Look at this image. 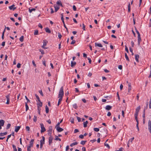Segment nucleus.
Segmentation results:
<instances>
[{
	"label": "nucleus",
	"mask_w": 151,
	"mask_h": 151,
	"mask_svg": "<svg viewBox=\"0 0 151 151\" xmlns=\"http://www.w3.org/2000/svg\"><path fill=\"white\" fill-rule=\"evenodd\" d=\"M112 108V106L110 105H107L106 106L105 109L107 110H109Z\"/></svg>",
	"instance_id": "nucleus-12"
},
{
	"label": "nucleus",
	"mask_w": 151,
	"mask_h": 151,
	"mask_svg": "<svg viewBox=\"0 0 151 151\" xmlns=\"http://www.w3.org/2000/svg\"><path fill=\"white\" fill-rule=\"evenodd\" d=\"M21 65V64L19 63H18L17 65V67L18 68H19L20 67V66Z\"/></svg>",
	"instance_id": "nucleus-57"
},
{
	"label": "nucleus",
	"mask_w": 151,
	"mask_h": 151,
	"mask_svg": "<svg viewBox=\"0 0 151 151\" xmlns=\"http://www.w3.org/2000/svg\"><path fill=\"white\" fill-rule=\"evenodd\" d=\"M39 92L40 93V94L42 96H43V95L42 91L41 90H40L39 91Z\"/></svg>",
	"instance_id": "nucleus-59"
},
{
	"label": "nucleus",
	"mask_w": 151,
	"mask_h": 151,
	"mask_svg": "<svg viewBox=\"0 0 151 151\" xmlns=\"http://www.w3.org/2000/svg\"><path fill=\"white\" fill-rule=\"evenodd\" d=\"M4 121L3 120L1 119L0 120V125L2 126H3L4 123Z\"/></svg>",
	"instance_id": "nucleus-16"
},
{
	"label": "nucleus",
	"mask_w": 151,
	"mask_h": 151,
	"mask_svg": "<svg viewBox=\"0 0 151 151\" xmlns=\"http://www.w3.org/2000/svg\"><path fill=\"white\" fill-rule=\"evenodd\" d=\"M42 139H41L40 140V141H42L43 142H45V138L44 137L42 136Z\"/></svg>",
	"instance_id": "nucleus-61"
},
{
	"label": "nucleus",
	"mask_w": 151,
	"mask_h": 151,
	"mask_svg": "<svg viewBox=\"0 0 151 151\" xmlns=\"http://www.w3.org/2000/svg\"><path fill=\"white\" fill-rule=\"evenodd\" d=\"M128 92H129L131 90V86L130 83L128 84Z\"/></svg>",
	"instance_id": "nucleus-19"
},
{
	"label": "nucleus",
	"mask_w": 151,
	"mask_h": 151,
	"mask_svg": "<svg viewBox=\"0 0 151 151\" xmlns=\"http://www.w3.org/2000/svg\"><path fill=\"white\" fill-rule=\"evenodd\" d=\"M26 129L27 131H29L30 130V128L29 126H26Z\"/></svg>",
	"instance_id": "nucleus-52"
},
{
	"label": "nucleus",
	"mask_w": 151,
	"mask_h": 151,
	"mask_svg": "<svg viewBox=\"0 0 151 151\" xmlns=\"http://www.w3.org/2000/svg\"><path fill=\"white\" fill-rule=\"evenodd\" d=\"M95 46H98L99 47H103L101 43H98L97 42L95 43Z\"/></svg>",
	"instance_id": "nucleus-14"
},
{
	"label": "nucleus",
	"mask_w": 151,
	"mask_h": 151,
	"mask_svg": "<svg viewBox=\"0 0 151 151\" xmlns=\"http://www.w3.org/2000/svg\"><path fill=\"white\" fill-rule=\"evenodd\" d=\"M38 31L37 30H36L35 31V32L34 33V35H36L38 34Z\"/></svg>",
	"instance_id": "nucleus-46"
},
{
	"label": "nucleus",
	"mask_w": 151,
	"mask_h": 151,
	"mask_svg": "<svg viewBox=\"0 0 151 151\" xmlns=\"http://www.w3.org/2000/svg\"><path fill=\"white\" fill-rule=\"evenodd\" d=\"M134 139V137L132 138L129 140V141H129V142H130V141L131 142H133Z\"/></svg>",
	"instance_id": "nucleus-51"
},
{
	"label": "nucleus",
	"mask_w": 151,
	"mask_h": 151,
	"mask_svg": "<svg viewBox=\"0 0 151 151\" xmlns=\"http://www.w3.org/2000/svg\"><path fill=\"white\" fill-rule=\"evenodd\" d=\"M40 125L41 128V132L42 133L45 132L46 131V129L43 123H40Z\"/></svg>",
	"instance_id": "nucleus-2"
},
{
	"label": "nucleus",
	"mask_w": 151,
	"mask_h": 151,
	"mask_svg": "<svg viewBox=\"0 0 151 151\" xmlns=\"http://www.w3.org/2000/svg\"><path fill=\"white\" fill-rule=\"evenodd\" d=\"M25 105L26 106V111H27L29 109V107L27 105V102L25 103Z\"/></svg>",
	"instance_id": "nucleus-30"
},
{
	"label": "nucleus",
	"mask_w": 151,
	"mask_h": 151,
	"mask_svg": "<svg viewBox=\"0 0 151 151\" xmlns=\"http://www.w3.org/2000/svg\"><path fill=\"white\" fill-rule=\"evenodd\" d=\"M118 68L120 70H122V66L121 65H119L118 66Z\"/></svg>",
	"instance_id": "nucleus-58"
},
{
	"label": "nucleus",
	"mask_w": 151,
	"mask_h": 151,
	"mask_svg": "<svg viewBox=\"0 0 151 151\" xmlns=\"http://www.w3.org/2000/svg\"><path fill=\"white\" fill-rule=\"evenodd\" d=\"M76 42V41L75 40H73L70 43V44L73 45Z\"/></svg>",
	"instance_id": "nucleus-60"
},
{
	"label": "nucleus",
	"mask_w": 151,
	"mask_h": 151,
	"mask_svg": "<svg viewBox=\"0 0 151 151\" xmlns=\"http://www.w3.org/2000/svg\"><path fill=\"white\" fill-rule=\"evenodd\" d=\"M87 142V141L86 140H85V141H82L80 143L81 144L83 145H84Z\"/></svg>",
	"instance_id": "nucleus-33"
},
{
	"label": "nucleus",
	"mask_w": 151,
	"mask_h": 151,
	"mask_svg": "<svg viewBox=\"0 0 151 151\" xmlns=\"http://www.w3.org/2000/svg\"><path fill=\"white\" fill-rule=\"evenodd\" d=\"M7 134V132H5L4 133H0V136H3L4 135H6Z\"/></svg>",
	"instance_id": "nucleus-31"
},
{
	"label": "nucleus",
	"mask_w": 151,
	"mask_h": 151,
	"mask_svg": "<svg viewBox=\"0 0 151 151\" xmlns=\"http://www.w3.org/2000/svg\"><path fill=\"white\" fill-rule=\"evenodd\" d=\"M73 106L75 109H76L78 107L76 104H74L73 105Z\"/></svg>",
	"instance_id": "nucleus-44"
},
{
	"label": "nucleus",
	"mask_w": 151,
	"mask_h": 151,
	"mask_svg": "<svg viewBox=\"0 0 151 151\" xmlns=\"http://www.w3.org/2000/svg\"><path fill=\"white\" fill-rule=\"evenodd\" d=\"M34 139H32L29 142V146L32 147L33 146V142L34 141Z\"/></svg>",
	"instance_id": "nucleus-11"
},
{
	"label": "nucleus",
	"mask_w": 151,
	"mask_h": 151,
	"mask_svg": "<svg viewBox=\"0 0 151 151\" xmlns=\"http://www.w3.org/2000/svg\"><path fill=\"white\" fill-rule=\"evenodd\" d=\"M12 147H13V148L14 151H17V149L16 148V147L14 145H12Z\"/></svg>",
	"instance_id": "nucleus-38"
},
{
	"label": "nucleus",
	"mask_w": 151,
	"mask_h": 151,
	"mask_svg": "<svg viewBox=\"0 0 151 151\" xmlns=\"http://www.w3.org/2000/svg\"><path fill=\"white\" fill-rule=\"evenodd\" d=\"M58 37L60 39H61L62 37V35L60 34V33L59 32H58Z\"/></svg>",
	"instance_id": "nucleus-50"
},
{
	"label": "nucleus",
	"mask_w": 151,
	"mask_h": 151,
	"mask_svg": "<svg viewBox=\"0 0 151 151\" xmlns=\"http://www.w3.org/2000/svg\"><path fill=\"white\" fill-rule=\"evenodd\" d=\"M125 51L127 53H128L129 52V50H128V48L126 46H125Z\"/></svg>",
	"instance_id": "nucleus-53"
},
{
	"label": "nucleus",
	"mask_w": 151,
	"mask_h": 151,
	"mask_svg": "<svg viewBox=\"0 0 151 151\" xmlns=\"http://www.w3.org/2000/svg\"><path fill=\"white\" fill-rule=\"evenodd\" d=\"M40 148L41 149H42V147L43 145L44 144L45 142H43L42 141H40Z\"/></svg>",
	"instance_id": "nucleus-22"
},
{
	"label": "nucleus",
	"mask_w": 151,
	"mask_h": 151,
	"mask_svg": "<svg viewBox=\"0 0 151 151\" xmlns=\"http://www.w3.org/2000/svg\"><path fill=\"white\" fill-rule=\"evenodd\" d=\"M64 95L63 88V86L61 87L59 90L58 98H63Z\"/></svg>",
	"instance_id": "nucleus-1"
},
{
	"label": "nucleus",
	"mask_w": 151,
	"mask_h": 151,
	"mask_svg": "<svg viewBox=\"0 0 151 151\" xmlns=\"http://www.w3.org/2000/svg\"><path fill=\"white\" fill-rule=\"evenodd\" d=\"M79 137L80 138L83 139L84 138V135H83L81 134L79 136Z\"/></svg>",
	"instance_id": "nucleus-55"
},
{
	"label": "nucleus",
	"mask_w": 151,
	"mask_h": 151,
	"mask_svg": "<svg viewBox=\"0 0 151 151\" xmlns=\"http://www.w3.org/2000/svg\"><path fill=\"white\" fill-rule=\"evenodd\" d=\"M76 117L78 122H80L81 121V118L80 117L77 116Z\"/></svg>",
	"instance_id": "nucleus-56"
},
{
	"label": "nucleus",
	"mask_w": 151,
	"mask_h": 151,
	"mask_svg": "<svg viewBox=\"0 0 151 151\" xmlns=\"http://www.w3.org/2000/svg\"><path fill=\"white\" fill-rule=\"evenodd\" d=\"M53 138L50 135L49 138V145H50V144L52 142V140H53Z\"/></svg>",
	"instance_id": "nucleus-5"
},
{
	"label": "nucleus",
	"mask_w": 151,
	"mask_h": 151,
	"mask_svg": "<svg viewBox=\"0 0 151 151\" xmlns=\"http://www.w3.org/2000/svg\"><path fill=\"white\" fill-rule=\"evenodd\" d=\"M141 41V38L140 35L138 36V42L139 45H140V43Z\"/></svg>",
	"instance_id": "nucleus-15"
},
{
	"label": "nucleus",
	"mask_w": 151,
	"mask_h": 151,
	"mask_svg": "<svg viewBox=\"0 0 151 151\" xmlns=\"http://www.w3.org/2000/svg\"><path fill=\"white\" fill-rule=\"evenodd\" d=\"M40 52H41V53H42V54H44L45 53H44V51L43 50H40Z\"/></svg>",
	"instance_id": "nucleus-63"
},
{
	"label": "nucleus",
	"mask_w": 151,
	"mask_h": 151,
	"mask_svg": "<svg viewBox=\"0 0 151 151\" xmlns=\"http://www.w3.org/2000/svg\"><path fill=\"white\" fill-rule=\"evenodd\" d=\"M54 7L55 8V12H57L59 9V7L58 6H54Z\"/></svg>",
	"instance_id": "nucleus-29"
},
{
	"label": "nucleus",
	"mask_w": 151,
	"mask_h": 151,
	"mask_svg": "<svg viewBox=\"0 0 151 151\" xmlns=\"http://www.w3.org/2000/svg\"><path fill=\"white\" fill-rule=\"evenodd\" d=\"M14 6L15 5L14 4H13L12 5L9 6V8L10 10L12 9L13 10H14L16 9V7H14Z\"/></svg>",
	"instance_id": "nucleus-9"
},
{
	"label": "nucleus",
	"mask_w": 151,
	"mask_h": 151,
	"mask_svg": "<svg viewBox=\"0 0 151 151\" xmlns=\"http://www.w3.org/2000/svg\"><path fill=\"white\" fill-rule=\"evenodd\" d=\"M94 130L96 132H98L99 131V128H94Z\"/></svg>",
	"instance_id": "nucleus-43"
},
{
	"label": "nucleus",
	"mask_w": 151,
	"mask_h": 151,
	"mask_svg": "<svg viewBox=\"0 0 151 151\" xmlns=\"http://www.w3.org/2000/svg\"><path fill=\"white\" fill-rule=\"evenodd\" d=\"M37 117L36 116H34L33 119L34 122H36L37 121Z\"/></svg>",
	"instance_id": "nucleus-40"
},
{
	"label": "nucleus",
	"mask_w": 151,
	"mask_h": 151,
	"mask_svg": "<svg viewBox=\"0 0 151 151\" xmlns=\"http://www.w3.org/2000/svg\"><path fill=\"white\" fill-rule=\"evenodd\" d=\"M30 147L29 146H27V151H31Z\"/></svg>",
	"instance_id": "nucleus-54"
},
{
	"label": "nucleus",
	"mask_w": 151,
	"mask_h": 151,
	"mask_svg": "<svg viewBox=\"0 0 151 151\" xmlns=\"http://www.w3.org/2000/svg\"><path fill=\"white\" fill-rule=\"evenodd\" d=\"M57 4L58 5L62 7H63V4L61 1L59 0L57 2Z\"/></svg>",
	"instance_id": "nucleus-18"
},
{
	"label": "nucleus",
	"mask_w": 151,
	"mask_h": 151,
	"mask_svg": "<svg viewBox=\"0 0 151 151\" xmlns=\"http://www.w3.org/2000/svg\"><path fill=\"white\" fill-rule=\"evenodd\" d=\"M56 129L58 132H61L63 130V129L60 127H57Z\"/></svg>",
	"instance_id": "nucleus-8"
},
{
	"label": "nucleus",
	"mask_w": 151,
	"mask_h": 151,
	"mask_svg": "<svg viewBox=\"0 0 151 151\" xmlns=\"http://www.w3.org/2000/svg\"><path fill=\"white\" fill-rule=\"evenodd\" d=\"M20 128L21 126H15V131L16 132H17L19 131Z\"/></svg>",
	"instance_id": "nucleus-10"
},
{
	"label": "nucleus",
	"mask_w": 151,
	"mask_h": 151,
	"mask_svg": "<svg viewBox=\"0 0 151 151\" xmlns=\"http://www.w3.org/2000/svg\"><path fill=\"white\" fill-rule=\"evenodd\" d=\"M78 144V142H73L70 145V146L71 147H73L74 145H76Z\"/></svg>",
	"instance_id": "nucleus-26"
},
{
	"label": "nucleus",
	"mask_w": 151,
	"mask_h": 151,
	"mask_svg": "<svg viewBox=\"0 0 151 151\" xmlns=\"http://www.w3.org/2000/svg\"><path fill=\"white\" fill-rule=\"evenodd\" d=\"M125 58H126L127 60L129 61V58L128 57V56H127V53H125Z\"/></svg>",
	"instance_id": "nucleus-34"
},
{
	"label": "nucleus",
	"mask_w": 151,
	"mask_h": 151,
	"mask_svg": "<svg viewBox=\"0 0 151 151\" xmlns=\"http://www.w3.org/2000/svg\"><path fill=\"white\" fill-rule=\"evenodd\" d=\"M47 42H48L47 40H43V46H46Z\"/></svg>",
	"instance_id": "nucleus-25"
},
{
	"label": "nucleus",
	"mask_w": 151,
	"mask_h": 151,
	"mask_svg": "<svg viewBox=\"0 0 151 151\" xmlns=\"http://www.w3.org/2000/svg\"><path fill=\"white\" fill-rule=\"evenodd\" d=\"M49 108L47 105L45 106V111L46 113H48L49 112Z\"/></svg>",
	"instance_id": "nucleus-28"
},
{
	"label": "nucleus",
	"mask_w": 151,
	"mask_h": 151,
	"mask_svg": "<svg viewBox=\"0 0 151 151\" xmlns=\"http://www.w3.org/2000/svg\"><path fill=\"white\" fill-rule=\"evenodd\" d=\"M135 59L136 61L138 62H139V55H135Z\"/></svg>",
	"instance_id": "nucleus-13"
},
{
	"label": "nucleus",
	"mask_w": 151,
	"mask_h": 151,
	"mask_svg": "<svg viewBox=\"0 0 151 151\" xmlns=\"http://www.w3.org/2000/svg\"><path fill=\"white\" fill-rule=\"evenodd\" d=\"M76 64V63L75 62H73L72 61L71 62V66L72 67L74 66Z\"/></svg>",
	"instance_id": "nucleus-17"
},
{
	"label": "nucleus",
	"mask_w": 151,
	"mask_h": 151,
	"mask_svg": "<svg viewBox=\"0 0 151 151\" xmlns=\"http://www.w3.org/2000/svg\"><path fill=\"white\" fill-rule=\"evenodd\" d=\"M148 128L150 133L151 134V121L150 120L148 121Z\"/></svg>",
	"instance_id": "nucleus-3"
},
{
	"label": "nucleus",
	"mask_w": 151,
	"mask_h": 151,
	"mask_svg": "<svg viewBox=\"0 0 151 151\" xmlns=\"http://www.w3.org/2000/svg\"><path fill=\"white\" fill-rule=\"evenodd\" d=\"M37 105H38V106H40V107H41L42 105V103L40 101L39 103H37Z\"/></svg>",
	"instance_id": "nucleus-39"
},
{
	"label": "nucleus",
	"mask_w": 151,
	"mask_h": 151,
	"mask_svg": "<svg viewBox=\"0 0 151 151\" xmlns=\"http://www.w3.org/2000/svg\"><path fill=\"white\" fill-rule=\"evenodd\" d=\"M138 115V114H134V115L135 119L136 121H137V120H138V119L137 118Z\"/></svg>",
	"instance_id": "nucleus-47"
},
{
	"label": "nucleus",
	"mask_w": 151,
	"mask_h": 151,
	"mask_svg": "<svg viewBox=\"0 0 151 151\" xmlns=\"http://www.w3.org/2000/svg\"><path fill=\"white\" fill-rule=\"evenodd\" d=\"M135 31H136V32L137 33L138 35V36L140 35L139 32L137 30V28L135 27Z\"/></svg>",
	"instance_id": "nucleus-42"
},
{
	"label": "nucleus",
	"mask_w": 151,
	"mask_h": 151,
	"mask_svg": "<svg viewBox=\"0 0 151 151\" xmlns=\"http://www.w3.org/2000/svg\"><path fill=\"white\" fill-rule=\"evenodd\" d=\"M59 98V99L58 100V106H59V104H60V102L61 101H62V98Z\"/></svg>",
	"instance_id": "nucleus-27"
},
{
	"label": "nucleus",
	"mask_w": 151,
	"mask_h": 151,
	"mask_svg": "<svg viewBox=\"0 0 151 151\" xmlns=\"http://www.w3.org/2000/svg\"><path fill=\"white\" fill-rule=\"evenodd\" d=\"M45 31L47 32L48 33H51V31L50 30V29L48 28V27H47L45 29Z\"/></svg>",
	"instance_id": "nucleus-23"
},
{
	"label": "nucleus",
	"mask_w": 151,
	"mask_h": 151,
	"mask_svg": "<svg viewBox=\"0 0 151 151\" xmlns=\"http://www.w3.org/2000/svg\"><path fill=\"white\" fill-rule=\"evenodd\" d=\"M19 40L21 42H22L24 41V36H22L19 38Z\"/></svg>",
	"instance_id": "nucleus-35"
},
{
	"label": "nucleus",
	"mask_w": 151,
	"mask_h": 151,
	"mask_svg": "<svg viewBox=\"0 0 151 151\" xmlns=\"http://www.w3.org/2000/svg\"><path fill=\"white\" fill-rule=\"evenodd\" d=\"M11 124H8L7 125V126H6V129H9V128L10 127V126H11Z\"/></svg>",
	"instance_id": "nucleus-48"
},
{
	"label": "nucleus",
	"mask_w": 151,
	"mask_h": 151,
	"mask_svg": "<svg viewBox=\"0 0 151 151\" xmlns=\"http://www.w3.org/2000/svg\"><path fill=\"white\" fill-rule=\"evenodd\" d=\"M140 109V106H138L137 108L136 109V112L134 114H138V113L139 112V110Z\"/></svg>",
	"instance_id": "nucleus-7"
},
{
	"label": "nucleus",
	"mask_w": 151,
	"mask_h": 151,
	"mask_svg": "<svg viewBox=\"0 0 151 151\" xmlns=\"http://www.w3.org/2000/svg\"><path fill=\"white\" fill-rule=\"evenodd\" d=\"M5 31V29H4V31H3V32L2 33V36H1V38L3 40L4 39V33Z\"/></svg>",
	"instance_id": "nucleus-49"
},
{
	"label": "nucleus",
	"mask_w": 151,
	"mask_h": 151,
	"mask_svg": "<svg viewBox=\"0 0 151 151\" xmlns=\"http://www.w3.org/2000/svg\"><path fill=\"white\" fill-rule=\"evenodd\" d=\"M104 145L108 149H109L110 148V147L109 145L106 143V142H105L104 143Z\"/></svg>",
	"instance_id": "nucleus-36"
},
{
	"label": "nucleus",
	"mask_w": 151,
	"mask_h": 151,
	"mask_svg": "<svg viewBox=\"0 0 151 151\" xmlns=\"http://www.w3.org/2000/svg\"><path fill=\"white\" fill-rule=\"evenodd\" d=\"M69 149V146L68 145L66 147L65 151H67Z\"/></svg>",
	"instance_id": "nucleus-64"
},
{
	"label": "nucleus",
	"mask_w": 151,
	"mask_h": 151,
	"mask_svg": "<svg viewBox=\"0 0 151 151\" xmlns=\"http://www.w3.org/2000/svg\"><path fill=\"white\" fill-rule=\"evenodd\" d=\"M88 123V121H86L83 122V127H86L87 126V124Z\"/></svg>",
	"instance_id": "nucleus-20"
},
{
	"label": "nucleus",
	"mask_w": 151,
	"mask_h": 151,
	"mask_svg": "<svg viewBox=\"0 0 151 151\" xmlns=\"http://www.w3.org/2000/svg\"><path fill=\"white\" fill-rule=\"evenodd\" d=\"M35 96L36 97V99L39 102H40V99L39 97L36 94L35 95Z\"/></svg>",
	"instance_id": "nucleus-41"
},
{
	"label": "nucleus",
	"mask_w": 151,
	"mask_h": 151,
	"mask_svg": "<svg viewBox=\"0 0 151 151\" xmlns=\"http://www.w3.org/2000/svg\"><path fill=\"white\" fill-rule=\"evenodd\" d=\"M145 108H144V110L143 111V114L142 115V117L143 118V119H145Z\"/></svg>",
	"instance_id": "nucleus-24"
},
{
	"label": "nucleus",
	"mask_w": 151,
	"mask_h": 151,
	"mask_svg": "<svg viewBox=\"0 0 151 151\" xmlns=\"http://www.w3.org/2000/svg\"><path fill=\"white\" fill-rule=\"evenodd\" d=\"M6 98L7 102L6 104H9V100H10V96L9 94L6 96Z\"/></svg>",
	"instance_id": "nucleus-6"
},
{
	"label": "nucleus",
	"mask_w": 151,
	"mask_h": 151,
	"mask_svg": "<svg viewBox=\"0 0 151 151\" xmlns=\"http://www.w3.org/2000/svg\"><path fill=\"white\" fill-rule=\"evenodd\" d=\"M73 9L75 11H76V6L75 5H73Z\"/></svg>",
	"instance_id": "nucleus-62"
},
{
	"label": "nucleus",
	"mask_w": 151,
	"mask_h": 151,
	"mask_svg": "<svg viewBox=\"0 0 151 151\" xmlns=\"http://www.w3.org/2000/svg\"><path fill=\"white\" fill-rule=\"evenodd\" d=\"M55 140H59V141H61V139L60 138H59L58 137V136H55Z\"/></svg>",
	"instance_id": "nucleus-32"
},
{
	"label": "nucleus",
	"mask_w": 151,
	"mask_h": 151,
	"mask_svg": "<svg viewBox=\"0 0 151 151\" xmlns=\"http://www.w3.org/2000/svg\"><path fill=\"white\" fill-rule=\"evenodd\" d=\"M35 10H36V9L35 8H32V9H30L29 8V12L30 13H31L32 11H35Z\"/></svg>",
	"instance_id": "nucleus-21"
},
{
	"label": "nucleus",
	"mask_w": 151,
	"mask_h": 151,
	"mask_svg": "<svg viewBox=\"0 0 151 151\" xmlns=\"http://www.w3.org/2000/svg\"><path fill=\"white\" fill-rule=\"evenodd\" d=\"M70 122H71L72 124H73L74 123V119L72 117H70Z\"/></svg>",
	"instance_id": "nucleus-37"
},
{
	"label": "nucleus",
	"mask_w": 151,
	"mask_h": 151,
	"mask_svg": "<svg viewBox=\"0 0 151 151\" xmlns=\"http://www.w3.org/2000/svg\"><path fill=\"white\" fill-rule=\"evenodd\" d=\"M52 130V127L50 126L49 127V130H48V134L50 136L51 135Z\"/></svg>",
	"instance_id": "nucleus-4"
},
{
	"label": "nucleus",
	"mask_w": 151,
	"mask_h": 151,
	"mask_svg": "<svg viewBox=\"0 0 151 151\" xmlns=\"http://www.w3.org/2000/svg\"><path fill=\"white\" fill-rule=\"evenodd\" d=\"M37 110L38 111V114L40 115L41 109L39 107V106H37Z\"/></svg>",
	"instance_id": "nucleus-45"
}]
</instances>
